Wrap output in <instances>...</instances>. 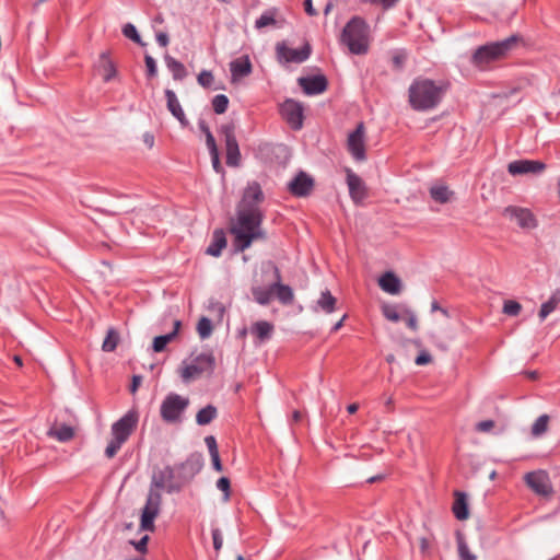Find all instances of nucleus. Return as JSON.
<instances>
[{
    "instance_id": "obj_62",
    "label": "nucleus",
    "mask_w": 560,
    "mask_h": 560,
    "mask_svg": "<svg viewBox=\"0 0 560 560\" xmlns=\"http://www.w3.org/2000/svg\"><path fill=\"white\" fill-rule=\"evenodd\" d=\"M345 318H346V315H345V316H343L339 322H337V323L332 326V328H331V332H336V331H338V330L342 327Z\"/></svg>"
},
{
    "instance_id": "obj_13",
    "label": "nucleus",
    "mask_w": 560,
    "mask_h": 560,
    "mask_svg": "<svg viewBox=\"0 0 560 560\" xmlns=\"http://www.w3.org/2000/svg\"><path fill=\"white\" fill-rule=\"evenodd\" d=\"M347 149L355 161H364L365 155V128L360 122L357 128L349 133L347 139Z\"/></svg>"
},
{
    "instance_id": "obj_36",
    "label": "nucleus",
    "mask_w": 560,
    "mask_h": 560,
    "mask_svg": "<svg viewBox=\"0 0 560 560\" xmlns=\"http://www.w3.org/2000/svg\"><path fill=\"white\" fill-rule=\"evenodd\" d=\"M276 13L277 11L275 9H270L265 11L255 22V27L257 30H261L267 26H273L276 25Z\"/></svg>"
},
{
    "instance_id": "obj_46",
    "label": "nucleus",
    "mask_w": 560,
    "mask_h": 560,
    "mask_svg": "<svg viewBox=\"0 0 560 560\" xmlns=\"http://www.w3.org/2000/svg\"><path fill=\"white\" fill-rule=\"evenodd\" d=\"M384 316L390 322H398L400 316L394 306H385L383 308Z\"/></svg>"
},
{
    "instance_id": "obj_5",
    "label": "nucleus",
    "mask_w": 560,
    "mask_h": 560,
    "mask_svg": "<svg viewBox=\"0 0 560 560\" xmlns=\"http://www.w3.org/2000/svg\"><path fill=\"white\" fill-rule=\"evenodd\" d=\"M138 421V411L131 409L126 415H124L119 420L112 424V440L108 442L105 448V455L108 458H113L121 448L122 444L127 442L129 436L136 430Z\"/></svg>"
},
{
    "instance_id": "obj_31",
    "label": "nucleus",
    "mask_w": 560,
    "mask_h": 560,
    "mask_svg": "<svg viewBox=\"0 0 560 560\" xmlns=\"http://www.w3.org/2000/svg\"><path fill=\"white\" fill-rule=\"evenodd\" d=\"M252 294L255 301L260 305H267L273 298L272 284L269 287L256 285L252 288Z\"/></svg>"
},
{
    "instance_id": "obj_29",
    "label": "nucleus",
    "mask_w": 560,
    "mask_h": 560,
    "mask_svg": "<svg viewBox=\"0 0 560 560\" xmlns=\"http://www.w3.org/2000/svg\"><path fill=\"white\" fill-rule=\"evenodd\" d=\"M250 331L260 342H262L271 338L273 325L266 320H259L252 326Z\"/></svg>"
},
{
    "instance_id": "obj_40",
    "label": "nucleus",
    "mask_w": 560,
    "mask_h": 560,
    "mask_svg": "<svg viewBox=\"0 0 560 560\" xmlns=\"http://www.w3.org/2000/svg\"><path fill=\"white\" fill-rule=\"evenodd\" d=\"M217 488L223 492L224 501H229L231 497V482L226 477H221L217 481Z\"/></svg>"
},
{
    "instance_id": "obj_27",
    "label": "nucleus",
    "mask_w": 560,
    "mask_h": 560,
    "mask_svg": "<svg viewBox=\"0 0 560 560\" xmlns=\"http://www.w3.org/2000/svg\"><path fill=\"white\" fill-rule=\"evenodd\" d=\"M453 513L459 521L467 520L469 516L467 498L464 492H455V501L453 504Z\"/></svg>"
},
{
    "instance_id": "obj_49",
    "label": "nucleus",
    "mask_w": 560,
    "mask_h": 560,
    "mask_svg": "<svg viewBox=\"0 0 560 560\" xmlns=\"http://www.w3.org/2000/svg\"><path fill=\"white\" fill-rule=\"evenodd\" d=\"M494 428V421L492 420H483L477 423L476 429L479 432H489Z\"/></svg>"
},
{
    "instance_id": "obj_6",
    "label": "nucleus",
    "mask_w": 560,
    "mask_h": 560,
    "mask_svg": "<svg viewBox=\"0 0 560 560\" xmlns=\"http://www.w3.org/2000/svg\"><path fill=\"white\" fill-rule=\"evenodd\" d=\"M189 406V398L170 393L162 400L160 416L165 423L177 424L184 419V413Z\"/></svg>"
},
{
    "instance_id": "obj_38",
    "label": "nucleus",
    "mask_w": 560,
    "mask_h": 560,
    "mask_svg": "<svg viewBox=\"0 0 560 560\" xmlns=\"http://www.w3.org/2000/svg\"><path fill=\"white\" fill-rule=\"evenodd\" d=\"M212 323L208 317H201L197 324V331L201 339H207L212 334Z\"/></svg>"
},
{
    "instance_id": "obj_43",
    "label": "nucleus",
    "mask_w": 560,
    "mask_h": 560,
    "mask_svg": "<svg viewBox=\"0 0 560 560\" xmlns=\"http://www.w3.org/2000/svg\"><path fill=\"white\" fill-rule=\"evenodd\" d=\"M557 304L553 303V301L548 300L547 302L541 304L540 311H539V318L540 322H544L547 316L552 313L557 308Z\"/></svg>"
},
{
    "instance_id": "obj_56",
    "label": "nucleus",
    "mask_w": 560,
    "mask_h": 560,
    "mask_svg": "<svg viewBox=\"0 0 560 560\" xmlns=\"http://www.w3.org/2000/svg\"><path fill=\"white\" fill-rule=\"evenodd\" d=\"M210 457H211V462H212L213 468L217 471H219V472L222 471L223 467H222V464H221L220 455L219 454H213V455H210Z\"/></svg>"
},
{
    "instance_id": "obj_2",
    "label": "nucleus",
    "mask_w": 560,
    "mask_h": 560,
    "mask_svg": "<svg viewBox=\"0 0 560 560\" xmlns=\"http://www.w3.org/2000/svg\"><path fill=\"white\" fill-rule=\"evenodd\" d=\"M262 200L264 194L259 184H248L237 211L236 221L231 228L236 252H244L254 241L264 240L266 237L260 226L264 214L258 207Z\"/></svg>"
},
{
    "instance_id": "obj_42",
    "label": "nucleus",
    "mask_w": 560,
    "mask_h": 560,
    "mask_svg": "<svg viewBox=\"0 0 560 560\" xmlns=\"http://www.w3.org/2000/svg\"><path fill=\"white\" fill-rule=\"evenodd\" d=\"M198 83L203 88H211L214 82L212 72L202 70L197 77Z\"/></svg>"
},
{
    "instance_id": "obj_10",
    "label": "nucleus",
    "mask_w": 560,
    "mask_h": 560,
    "mask_svg": "<svg viewBox=\"0 0 560 560\" xmlns=\"http://www.w3.org/2000/svg\"><path fill=\"white\" fill-rule=\"evenodd\" d=\"M503 215L522 230L529 231L537 226V219L528 208L509 206L504 208Z\"/></svg>"
},
{
    "instance_id": "obj_55",
    "label": "nucleus",
    "mask_w": 560,
    "mask_h": 560,
    "mask_svg": "<svg viewBox=\"0 0 560 560\" xmlns=\"http://www.w3.org/2000/svg\"><path fill=\"white\" fill-rule=\"evenodd\" d=\"M399 0H371V3H380L382 7L387 10L396 5Z\"/></svg>"
},
{
    "instance_id": "obj_15",
    "label": "nucleus",
    "mask_w": 560,
    "mask_h": 560,
    "mask_svg": "<svg viewBox=\"0 0 560 560\" xmlns=\"http://www.w3.org/2000/svg\"><path fill=\"white\" fill-rule=\"evenodd\" d=\"M546 170V164L536 160H516L508 164V172L513 176L538 175Z\"/></svg>"
},
{
    "instance_id": "obj_21",
    "label": "nucleus",
    "mask_w": 560,
    "mask_h": 560,
    "mask_svg": "<svg viewBox=\"0 0 560 560\" xmlns=\"http://www.w3.org/2000/svg\"><path fill=\"white\" fill-rule=\"evenodd\" d=\"M275 276H276V281L272 283L273 295H276L277 299L282 304H291L294 299L293 291L289 285L282 284L280 282V279H281L280 271L277 267H275Z\"/></svg>"
},
{
    "instance_id": "obj_24",
    "label": "nucleus",
    "mask_w": 560,
    "mask_h": 560,
    "mask_svg": "<svg viewBox=\"0 0 560 560\" xmlns=\"http://www.w3.org/2000/svg\"><path fill=\"white\" fill-rule=\"evenodd\" d=\"M378 285L389 294H398L401 290L400 279L392 271L385 272L378 280Z\"/></svg>"
},
{
    "instance_id": "obj_51",
    "label": "nucleus",
    "mask_w": 560,
    "mask_h": 560,
    "mask_svg": "<svg viewBox=\"0 0 560 560\" xmlns=\"http://www.w3.org/2000/svg\"><path fill=\"white\" fill-rule=\"evenodd\" d=\"M206 144L209 150V153H215L219 151L212 132H208V135L206 136Z\"/></svg>"
},
{
    "instance_id": "obj_64",
    "label": "nucleus",
    "mask_w": 560,
    "mask_h": 560,
    "mask_svg": "<svg viewBox=\"0 0 560 560\" xmlns=\"http://www.w3.org/2000/svg\"><path fill=\"white\" fill-rule=\"evenodd\" d=\"M199 127L205 132L206 136L208 135V132H211L209 127L205 122H200Z\"/></svg>"
},
{
    "instance_id": "obj_33",
    "label": "nucleus",
    "mask_w": 560,
    "mask_h": 560,
    "mask_svg": "<svg viewBox=\"0 0 560 560\" xmlns=\"http://www.w3.org/2000/svg\"><path fill=\"white\" fill-rule=\"evenodd\" d=\"M550 417L548 415L539 416L530 427V435L534 439L541 438L549 429Z\"/></svg>"
},
{
    "instance_id": "obj_9",
    "label": "nucleus",
    "mask_w": 560,
    "mask_h": 560,
    "mask_svg": "<svg viewBox=\"0 0 560 560\" xmlns=\"http://www.w3.org/2000/svg\"><path fill=\"white\" fill-rule=\"evenodd\" d=\"M220 133L224 138L226 151V164L236 167L241 163V152L235 137V125L229 122L220 127Z\"/></svg>"
},
{
    "instance_id": "obj_34",
    "label": "nucleus",
    "mask_w": 560,
    "mask_h": 560,
    "mask_svg": "<svg viewBox=\"0 0 560 560\" xmlns=\"http://www.w3.org/2000/svg\"><path fill=\"white\" fill-rule=\"evenodd\" d=\"M48 435L51 438H55L59 442H67L73 438L74 431H73L72 427L62 424L60 427L51 428L48 431Z\"/></svg>"
},
{
    "instance_id": "obj_28",
    "label": "nucleus",
    "mask_w": 560,
    "mask_h": 560,
    "mask_svg": "<svg viewBox=\"0 0 560 560\" xmlns=\"http://www.w3.org/2000/svg\"><path fill=\"white\" fill-rule=\"evenodd\" d=\"M164 61L167 69L171 71L174 80L182 81L184 78H186L187 71L185 66L180 61L176 60L168 54L164 56Z\"/></svg>"
},
{
    "instance_id": "obj_59",
    "label": "nucleus",
    "mask_w": 560,
    "mask_h": 560,
    "mask_svg": "<svg viewBox=\"0 0 560 560\" xmlns=\"http://www.w3.org/2000/svg\"><path fill=\"white\" fill-rule=\"evenodd\" d=\"M431 311L432 312H435V311H440L442 312L445 316H448V313L446 310L440 307L439 303L436 301H433L432 304H431Z\"/></svg>"
},
{
    "instance_id": "obj_14",
    "label": "nucleus",
    "mask_w": 560,
    "mask_h": 560,
    "mask_svg": "<svg viewBox=\"0 0 560 560\" xmlns=\"http://www.w3.org/2000/svg\"><path fill=\"white\" fill-rule=\"evenodd\" d=\"M303 105L294 100H285L280 108L282 117L292 129L299 130L303 126Z\"/></svg>"
},
{
    "instance_id": "obj_22",
    "label": "nucleus",
    "mask_w": 560,
    "mask_h": 560,
    "mask_svg": "<svg viewBox=\"0 0 560 560\" xmlns=\"http://www.w3.org/2000/svg\"><path fill=\"white\" fill-rule=\"evenodd\" d=\"M97 71L103 77L105 82L113 80L117 75L116 67L109 58V54L107 51H104L100 55Z\"/></svg>"
},
{
    "instance_id": "obj_45",
    "label": "nucleus",
    "mask_w": 560,
    "mask_h": 560,
    "mask_svg": "<svg viewBox=\"0 0 560 560\" xmlns=\"http://www.w3.org/2000/svg\"><path fill=\"white\" fill-rule=\"evenodd\" d=\"M144 62L147 67V73L149 77H155L158 73L156 62L153 57L145 55Z\"/></svg>"
},
{
    "instance_id": "obj_41",
    "label": "nucleus",
    "mask_w": 560,
    "mask_h": 560,
    "mask_svg": "<svg viewBox=\"0 0 560 560\" xmlns=\"http://www.w3.org/2000/svg\"><path fill=\"white\" fill-rule=\"evenodd\" d=\"M122 34H124L127 38H129V39L133 40L135 43L140 44V45H144V44L141 42V38H140V36H139V34H138L137 28L135 27V25H132V24H130V23L126 24V25L124 26V28H122Z\"/></svg>"
},
{
    "instance_id": "obj_61",
    "label": "nucleus",
    "mask_w": 560,
    "mask_h": 560,
    "mask_svg": "<svg viewBox=\"0 0 560 560\" xmlns=\"http://www.w3.org/2000/svg\"><path fill=\"white\" fill-rule=\"evenodd\" d=\"M549 300L553 301V303L558 305L560 303V290L555 291Z\"/></svg>"
},
{
    "instance_id": "obj_37",
    "label": "nucleus",
    "mask_w": 560,
    "mask_h": 560,
    "mask_svg": "<svg viewBox=\"0 0 560 560\" xmlns=\"http://www.w3.org/2000/svg\"><path fill=\"white\" fill-rule=\"evenodd\" d=\"M119 341V336L115 329H109L103 341L102 350L105 352H112L116 349Z\"/></svg>"
},
{
    "instance_id": "obj_20",
    "label": "nucleus",
    "mask_w": 560,
    "mask_h": 560,
    "mask_svg": "<svg viewBox=\"0 0 560 560\" xmlns=\"http://www.w3.org/2000/svg\"><path fill=\"white\" fill-rule=\"evenodd\" d=\"M166 105L171 114L179 121L183 127L188 125V120L182 108V105L173 90H165Z\"/></svg>"
},
{
    "instance_id": "obj_53",
    "label": "nucleus",
    "mask_w": 560,
    "mask_h": 560,
    "mask_svg": "<svg viewBox=\"0 0 560 560\" xmlns=\"http://www.w3.org/2000/svg\"><path fill=\"white\" fill-rule=\"evenodd\" d=\"M210 155H211L213 168L215 170L217 173H221L222 166H221V162H220V158H219V151L215 153H210Z\"/></svg>"
},
{
    "instance_id": "obj_39",
    "label": "nucleus",
    "mask_w": 560,
    "mask_h": 560,
    "mask_svg": "<svg viewBox=\"0 0 560 560\" xmlns=\"http://www.w3.org/2000/svg\"><path fill=\"white\" fill-rule=\"evenodd\" d=\"M229 106V98L224 94H218L212 100V107L215 114H223Z\"/></svg>"
},
{
    "instance_id": "obj_4",
    "label": "nucleus",
    "mask_w": 560,
    "mask_h": 560,
    "mask_svg": "<svg viewBox=\"0 0 560 560\" xmlns=\"http://www.w3.org/2000/svg\"><path fill=\"white\" fill-rule=\"evenodd\" d=\"M443 92L432 80L417 79L409 86V103L415 110H429L441 102Z\"/></svg>"
},
{
    "instance_id": "obj_58",
    "label": "nucleus",
    "mask_w": 560,
    "mask_h": 560,
    "mask_svg": "<svg viewBox=\"0 0 560 560\" xmlns=\"http://www.w3.org/2000/svg\"><path fill=\"white\" fill-rule=\"evenodd\" d=\"M141 381H142V377L139 376V375H135L132 377V383H131V386H130V392L131 393H136L137 392L138 387L141 384Z\"/></svg>"
},
{
    "instance_id": "obj_23",
    "label": "nucleus",
    "mask_w": 560,
    "mask_h": 560,
    "mask_svg": "<svg viewBox=\"0 0 560 560\" xmlns=\"http://www.w3.org/2000/svg\"><path fill=\"white\" fill-rule=\"evenodd\" d=\"M337 299L330 293L329 290L320 292L318 300L313 306L314 312H324L325 314H331L336 310Z\"/></svg>"
},
{
    "instance_id": "obj_63",
    "label": "nucleus",
    "mask_w": 560,
    "mask_h": 560,
    "mask_svg": "<svg viewBox=\"0 0 560 560\" xmlns=\"http://www.w3.org/2000/svg\"><path fill=\"white\" fill-rule=\"evenodd\" d=\"M359 409V405L358 404H350L348 407H347V410L349 413H354L357 412V410Z\"/></svg>"
},
{
    "instance_id": "obj_1",
    "label": "nucleus",
    "mask_w": 560,
    "mask_h": 560,
    "mask_svg": "<svg viewBox=\"0 0 560 560\" xmlns=\"http://www.w3.org/2000/svg\"><path fill=\"white\" fill-rule=\"evenodd\" d=\"M199 470L200 465L198 463L187 459L175 467L165 466L163 469L153 472L147 501L141 513L140 528L142 530L153 532L155 528L154 520L160 514L162 504L160 491L179 492L184 485L191 480Z\"/></svg>"
},
{
    "instance_id": "obj_25",
    "label": "nucleus",
    "mask_w": 560,
    "mask_h": 560,
    "mask_svg": "<svg viewBox=\"0 0 560 560\" xmlns=\"http://www.w3.org/2000/svg\"><path fill=\"white\" fill-rule=\"evenodd\" d=\"M180 325H182L180 320H175L174 328L171 332L155 337L153 339V343H152L153 351L162 352L165 349V347L167 346V343L172 342L175 339V337L177 336L178 330L180 328Z\"/></svg>"
},
{
    "instance_id": "obj_3",
    "label": "nucleus",
    "mask_w": 560,
    "mask_h": 560,
    "mask_svg": "<svg viewBox=\"0 0 560 560\" xmlns=\"http://www.w3.org/2000/svg\"><path fill=\"white\" fill-rule=\"evenodd\" d=\"M340 42L353 55H365L370 49V25L360 16H353L345 25Z\"/></svg>"
},
{
    "instance_id": "obj_12",
    "label": "nucleus",
    "mask_w": 560,
    "mask_h": 560,
    "mask_svg": "<svg viewBox=\"0 0 560 560\" xmlns=\"http://www.w3.org/2000/svg\"><path fill=\"white\" fill-rule=\"evenodd\" d=\"M524 480L527 487L538 495L549 497L553 492L550 477L545 470L528 472Z\"/></svg>"
},
{
    "instance_id": "obj_30",
    "label": "nucleus",
    "mask_w": 560,
    "mask_h": 560,
    "mask_svg": "<svg viewBox=\"0 0 560 560\" xmlns=\"http://www.w3.org/2000/svg\"><path fill=\"white\" fill-rule=\"evenodd\" d=\"M430 196L439 203H446L453 199L454 192L447 186L436 184L430 188Z\"/></svg>"
},
{
    "instance_id": "obj_7",
    "label": "nucleus",
    "mask_w": 560,
    "mask_h": 560,
    "mask_svg": "<svg viewBox=\"0 0 560 560\" xmlns=\"http://www.w3.org/2000/svg\"><path fill=\"white\" fill-rule=\"evenodd\" d=\"M516 36H511L504 40L479 47L474 54L472 60L477 66H486L491 61L504 57L516 45Z\"/></svg>"
},
{
    "instance_id": "obj_57",
    "label": "nucleus",
    "mask_w": 560,
    "mask_h": 560,
    "mask_svg": "<svg viewBox=\"0 0 560 560\" xmlns=\"http://www.w3.org/2000/svg\"><path fill=\"white\" fill-rule=\"evenodd\" d=\"M304 9L306 13L311 16H314L317 14L316 10L313 7L312 0H304Z\"/></svg>"
},
{
    "instance_id": "obj_44",
    "label": "nucleus",
    "mask_w": 560,
    "mask_h": 560,
    "mask_svg": "<svg viewBox=\"0 0 560 560\" xmlns=\"http://www.w3.org/2000/svg\"><path fill=\"white\" fill-rule=\"evenodd\" d=\"M521 304L516 301H506L503 306V312L510 316H516L521 312Z\"/></svg>"
},
{
    "instance_id": "obj_47",
    "label": "nucleus",
    "mask_w": 560,
    "mask_h": 560,
    "mask_svg": "<svg viewBox=\"0 0 560 560\" xmlns=\"http://www.w3.org/2000/svg\"><path fill=\"white\" fill-rule=\"evenodd\" d=\"M212 540H213V547L217 551H219L222 548L223 545V538L222 533L219 528L212 529Z\"/></svg>"
},
{
    "instance_id": "obj_26",
    "label": "nucleus",
    "mask_w": 560,
    "mask_h": 560,
    "mask_svg": "<svg viewBox=\"0 0 560 560\" xmlns=\"http://www.w3.org/2000/svg\"><path fill=\"white\" fill-rule=\"evenodd\" d=\"M226 246V237L223 230H215L212 235V241L207 247L206 253L213 257H219L222 249Z\"/></svg>"
},
{
    "instance_id": "obj_18",
    "label": "nucleus",
    "mask_w": 560,
    "mask_h": 560,
    "mask_svg": "<svg viewBox=\"0 0 560 560\" xmlns=\"http://www.w3.org/2000/svg\"><path fill=\"white\" fill-rule=\"evenodd\" d=\"M299 85L307 95H317L327 89V80L324 75L302 77L298 80Z\"/></svg>"
},
{
    "instance_id": "obj_8",
    "label": "nucleus",
    "mask_w": 560,
    "mask_h": 560,
    "mask_svg": "<svg viewBox=\"0 0 560 560\" xmlns=\"http://www.w3.org/2000/svg\"><path fill=\"white\" fill-rule=\"evenodd\" d=\"M215 369V358L211 351L202 352L195 357L190 364L185 365L180 371L184 382L199 377L201 374H212Z\"/></svg>"
},
{
    "instance_id": "obj_48",
    "label": "nucleus",
    "mask_w": 560,
    "mask_h": 560,
    "mask_svg": "<svg viewBox=\"0 0 560 560\" xmlns=\"http://www.w3.org/2000/svg\"><path fill=\"white\" fill-rule=\"evenodd\" d=\"M205 443H206V445L208 447V451H209L210 455L219 454L218 445H217V440H215L214 436H212V435L206 436Z\"/></svg>"
},
{
    "instance_id": "obj_50",
    "label": "nucleus",
    "mask_w": 560,
    "mask_h": 560,
    "mask_svg": "<svg viewBox=\"0 0 560 560\" xmlns=\"http://www.w3.org/2000/svg\"><path fill=\"white\" fill-rule=\"evenodd\" d=\"M148 540H149V537L143 536L140 540L131 541V544L133 545V547L137 551L144 553V552H147Z\"/></svg>"
},
{
    "instance_id": "obj_35",
    "label": "nucleus",
    "mask_w": 560,
    "mask_h": 560,
    "mask_svg": "<svg viewBox=\"0 0 560 560\" xmlns=\"http://www.w3.org/2000/svg\"><path fill=\"white\" fill-rule=\"evenodd\" d=\"M217 417V408L208 405L200 409L196 415V421L199 425L209 424Z\"/></svg>"
},
{
    "instance_id": "obj_54",
    "label": "nucleus",
    "mask_w": 560,
    "mask_h": 560,
    "mask_svg": "<svg viewBox=\"0 0 560 560\" xmlns=\"http://www.w3.org/2000/svg\"><path fill=\"white\" fill-rule=\"evenodd\" d=\"M156 42L160 46L166 47L170 43L168 35L164 32H160L156 34Z\"/></svg>"
},
{
    "instance_id": "obj_16",
    "label": "nucleus",
    "mask_w": 560,
    "mask_h": 560,
    "mask_svg": "<svg viewBox=\"0 0 560 560\" xmlns=\"http://www.w3.org/2000/svg\"><path fill=\"white\" fill-rule=\"evenodd\" d=\"M288 189L295 197H307L314 189V179L301 171L289 182Z\"/></svg>"
},
{
    "instance_id": "obj_11",
    "label": "nucleus",
    "mask_w": 560,
    "mask_h": 560,
    "mask_svg": "<svg viewBox=\"0 0 560 560\" xmlns=\"http://www.w3.org/2000/svg\"><path fill=\"white\" fill-rule=\"evenodd\" d=\"M310 44L303 45L301 48H290L284 42L276 45L277 59L281 63H302L308 59L311 55Z\"/></svg>"
},
{
    "instance_id": "obj_32",
    "label": "nucleus",
    "mask_w": 560,
    "mask_h": 560,
    "mask_svg": "<svg viewBox=\"0 0 560 560\" xmlns=\"http://www.w3.org/2000/svg\"><path fill=\"white\" fill-rule=\"evenodd\" d=\"M456 544L459 560H477V556L470 550L465 536L459 532L456 534Z\"/></svg>"
},
{
    "instance_id": "obj_19",
    "label": "nucleus",
    "mask_w": 560,
    "mask_h": 560,
    "mask_svg": "<svg viewBox=\"0 0 560 560\" xmlns=\"http://www.w3.org/2000/svg\"><path fill=\"white\" fill-rule=\"evenodd\" d=\"M253 71V65L247 55L241 56L230 62L231 81L237 82L242 78L249 75Z\"/></svg>"
},
{
    "instance_id": "obj_17",
    "label": "nucleus",
    "mask_w": 560,
    "mask_h": 560,
    "mask_svg": "<svg viewBox=\"0 0 560 560\" xmlns=\"http://www.w3.org/2000/svg\"><path fill=\"white\" fill-rule=\"evenodd\" d=\"M347 185L354 203L362 202L366 197V187L363 180L351 170H347Z\"/></svg>"
},
{
    "instance_id": "obj_60",
    "label": "nucleus",
    "mask_w": 560,
    "mask_h": 560,
    "mask_svg": "<svg viewBox=\"0 0 560 560\" xmlns=\"http://www.w3.org/2000/svg\"><path fill=\"white\" fill-rule=\"evenodd\" d=\"M407 325H408L411 329H413V330H416V329H417V318H416V316H415V315H411V316L409 317V319H408V322H407Z\"/></svg>"
},
{
    "instance_id": "obj_52",
    "label": "nucleus",
    "mask_w": 560,
    "mask_h": 560,
    "mask_svg": "<svg viewBox=\"0 0 560 560\" xmlns=\"http://www.w3.org/2000/svg\"><path fill=\"white\" fill-rule=\"evenodd\" d=\"M432 357L428 352H421L415 360L417 365H424L430 363Z\"/></svg>"
}]
</instances>
